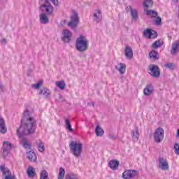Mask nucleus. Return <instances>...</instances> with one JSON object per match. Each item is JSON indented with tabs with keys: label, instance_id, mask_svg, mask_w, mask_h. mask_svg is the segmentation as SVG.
<instances>
[{
	"label": "nucleus",
	"instance_id": "1",
	"mask_svg": "<svg viewBox=\"0 0 179 179\" xmlns=\"http://www.w3.org/2000/svg\"><path fill=\"white\" fill-rule=\"evenodd\" d=\"M24 123L17 129V135H30L36 131V120L31 116V113L26 109L23 113Z\"/></svg>",
	"mask_w": 179,
	"mask_h": 179
},
{
	"label": "nucleus",
	"instance_id": "2",
	"mask_svg": "<svg viewBox=\"0 0 179 179\" xmlns=\"http://www.w3.org/2000/svg\"><path fill=\"white\" fill-rule=\"evenodd\" d=\"M71 154L75 157H80L83 152V144L80 141H72L69 143Z\"/></svg>",
	"mask_w": 179,
	"mask_h": 179
},
{
	"label": "nucleus",
	"instance_id": "3",
	"mask_svg": "<svg viewBox=\"0 0 179 179\" xmlns=\"http://www.w3.org/2000/svg\"><path fill=\"white\" fill-rule=\"evenodd\" d=\"M40 9L43 13L48 16H52L54 15V6L50 3L48 0H40Z\"/></svg>",
	"mask_w": 179,
	"mask_h": 179
},
{
	"label": "nucleus",
	"instance_id": "4",
	"mask_svg": "<svg viewBox=\"0 0 179 179\" xmlns=\"http://www.w3.org/2000/svg\"><path fill=\"white\" fill-rule=\"evenodd\" d=\"M89 47V43H87V39L83 36H80L76 41V48L80 52H83L87 50Z\"/></svg>",
	"mask_w": 179,
	"mask_h": 179
},
{
	"label": "nucleus",
	"instance_id": "5",
	"mask_svg": "<svg viewBox=\"0 0 179 179\" xmlns=\"http://www.w3.org/2000/svg\"><path fill=\"white\" fill-rule=\"evenodd\" d=\"M153 136L154 141L157 143L163 142V139H164V129L162 127H158L154 132Z\"/></svg>",
	"mask_w": 179,
	"mask_h": 179
},
{
	"label": "nucleus",
	"instance_id": "6",
	"mask_svg": "<svg viewBox=\"0 0 179 179\" xmlns=\"http://www.w3.org/2000/svg\"><path fill=\"white\" fill-rule=\"evenodd\" d=\"M158 167L160 169V170H162V171H167L170 169L169 166V161H167V159L164 157H159L158 159Z\"/></svg>",
	"mask_w": 179,
	"mask_h": 179
},
{
	"label": "nucleus",
	"instance_id": "7",
	"mask_svg": "<svg viewBox=\"0 0 179 179\" xmlns=\"http://www.w3.org/2000/svg\"><path fill=\"white\" fill-rule=\"evenodd\" d=\"M148 73L152 76V78H159V76H160V69L157 65L150 64L149 66Z\"/></svg>",
	"mask_w": 179,
	"mask_h": 179
},
{
	"label": "nucleus",
	"instance_id": "8",
	"mask_svg": "<svg viewBox=\"0 0 179 179\" xmlns=\"http://www.w3.org/2000/svg\"><path fill=\"white\" fill-rule=\"evenodd\" d=\"M79 24V17L78 13L73 11V15L71 17V21L69 22L68 26L71 29H75Z\"/></svg>",
	"mask_w": 179,
	"mask_h": 179
},
{
	"label": "nucleus",
	"instance_id": "9",
	"mask_svg": "<svg viewBox=\"0 0 179 179\" xmlns=\"http://www.w3.org/2000/svg\"><path fill=\"white\" fill-rule=\"evenodd\" d=\"M0 171H1L4 176V179H16V177L12 175L10 171L8 168L5 167V166H0Z\"/></svg>",
	"mask_w": 179,
	"mask_h": 179
},
{
	"label": "nucleus",
	"instance_id": "10",
	"mask_svg": "<svg viewBox=\"0 0 179 179\" xmlns=\"http://www.w3.org/2000/svg\"><path fill=\"white\" fill-rule=\"evenodd\" d=\"M13 148V145L12 143H10L9 141H4L3 143V156H6L7 155H9V152H10L11 149Z\"/></svg>",
	"mask_w": 179,
	"mask_h": 179
},
{
	"label": "nucleus",
	"instance_id": "11",
	"mask_svg": "<svg viewBox=\"0 0 179 179\" xmlns=\"http://www.w3.org/2000/svg\"><path fill=\"white\" fill-rule=\"evenodd\" d=\"M62 41L64 43H69L72 40V32L68 29L63 30Z\"/></svg>",
	"mask_w": 179,
	"mask_h": 179
},
{
	"label": "nucleus",
	"instance_id": "12",
	"mask_svg": "<svg viewBox=\"0 0 179 179\" xmlns=\"http://www.w3.org/2000/svg\"><path fill=\"white\" fill-rule=\"evenodd\" d=\"M143 36L146 38H156L157 37V33L150 29H147L143 31Z\"/></svg>",
	"mask_w": 179,
	"mask_h": 179
},
{
	"label": "nucleus",
	"instance_id": "13",
	"mask_svg": "<svg viewBox=\"0 0 179 179\" xmlns=\"http://www.w3.org/2000/svg\"><path fill=\"white\" fill-rule=\"evenodd\" d=\"M124 55L127 58V59H132L134 58V50H132V48L129 46H126L124 49Z\"/></svg>",
	"mask_w": 179,
	"mask_h": 179
},
{
	"label": "nucleus",
	"instance_id": "14",
	"mask_svg": "<svg viewBox=\"0 0 179 179\" xmlns=\"http://www.w3.org/2000/svg\"><path fill=\"white\" fill-rule=\"evenodd\" d=\"M93 17L94 22H96V23H99V22H101V19L103 18L101 11L100 10H95L93 12Z\"/></svg>",
	"mask_w": 179,
	"mask_h": 179
},
{
	"label": "nucleus",
	"instance_id": "15",
	"mask_svg": "<svg viewBox=\"0 0 179 179\" xmlns=\"http://www.w3.org/2000/svg\"><path fill=\"white\" fill-rule=\"evenodd\" d=\"M20 139V143L22 145L23 148L25 149H30V144L27 143V141L26 140L25 136H23L22 134H17Z\"/></svg>",
	"mask_w": 179,
	"mask_h": 179
},
{
	"label": "nucleus",
	"instance_id": "16",
	"mask_svg": "<svg viewBox=\"0 0 179 179\" xmlns=\"http://www.w3.org/2000/svg\"><path fill=\"white\" fill-rule=\"evenodd\" d=\"M115 69H116V71H118L120 75H124L127 69V65H125V64L123 63H120L115 66Z\"/></svg>",
	"mask_w": 179,
	"mask_h": 179
},
{
	"label": "nucleus",
	"instance_id": "17",
	"mask_svg": "<svg viewBox=\"0 0 179 179\" xmlns=\"http://www.w3.org/2000/svg\"><path fill=\"white\" fill-rule=\"evenodd\" d=\"M39 20L40 22L42 24H47L50 22V20L48 19V16L47 15V14L42 13L40 15H39Z\"/></svg>",
	"mask_w": 179,
	"mask_h": 179
},
{
	"label": "nucleus",
	"instance_id": "18",
	"mask_svg": "<svg viewBox=\"0 0 179 179\" xmlns=\"http://www.w3.org/2000/svg\"><path fill=\"white\" fill-rule=\"evenodd\" d=\"M135 176V171L127 170L122 173V178L124 179H130Z\"/></svg>",
	"mask_w": 179,
	"mask_h": 179
},
{
	"label": "nucleus",
	"instance_id": "19",
	"mask_svg": "<svg viewBox=\"0 0 179 179\" xmlns=\"http://www.w3.org/2000/svg\"><path fill=\"white\" fill-rule=\"evenodd\" d=\"M178 51H179V41H177L172 44V49L171 50V54H172V55H176V54H177Z\"/></svg>",
	"mask_w": 179,
	"mask_h": 179
},
{
	"label": "nucleus",
	"instance_id": "20",
	"mask_svg": "<svg viewBox=\"0 0 179 179\" xmlns=\"http://www.w3.org/2000/svg\"><path fill=\"white\" fill-rule=\"evenodd\" d=\"M143 93L145 96H150L153 93V86L150 84L146 85L144 88Z\"/></svg>",
	"mask_w": 179,
	"mask_h": 179
},
{
	"label": "nucleus",
	"instance_id": "21",
	"mask_svg": "<svg viewBox=\"0 0 179 179\" xmlns=\"http://www.w3.org/2000/svg\"><path fill=\"white\" fill-rule=\"evenodd\" d=\"M8 129L5 125V120L3 118L0 117V133L1 134H6Z\"/></svg>",
	"mask_w": 179,
	"mask_h": 179
},
{
	"label": "nucleus",
	"instance_id": "22",
	"mask_svg": "<svg viewBox=\"0 0 179 179\" xmlns=\"http://www.w3.org/2000/svg\"><path fill=\"white\" fill-rule=\"evenodd\" d=\"M131 138L134 142H136L139 139V130L138 128L131 131Z\"/></svg>",
	"mask_w": 179,
	"mask_h": 179
},
{
	"label": "nucleus",
	"instance_id": "23",
	"mask_svg": "<svg viewBox=\"0 0 179 179\" xmlns=\"http://www.w3.org/2000/svg\"><path fill=\"white\" fill-rule=\"evenodd\" d=\"M27 157L29 160H30V162H36V160H37V156L36 155V153H34V152L29 151V152H27Z\"/></svg>",
	"mask_w": 179,
	"mask_h": 179
},
{
	"label": "nucleus",
	"instance_id": "24",
	"mask_svg": "<svg viewBox=\"0 0 179 179\" xmlns=\"http://www.w3.org/2000/svg\"><path fill=\"white\" fill-rule=\"evenodd\" d=\"M39 94H43V97H45V99H48V96L51 94V92L47 88H43L40 90Z\"/></svg>",
	"mask_w": 179,
	"mask_h": 179
},
{
	"label": "nucleus",
	"instance_id": "25",
	"mask_svg": "<svg viewBox=\"0 0 179 179\" xmlns=\"http://www.w3.org/2000/svg\"><path fill=\"white\" fill-rule=\"evenodd\" d=\"M36 145L37 146V149L39 152H44L45 150V148H44V143L41 142V140H38L36 142Z\"/></svg>",
	"mask_w": 179,
	"mask_h": 179
},
{
	"label": "nucleus",
	"instance_id": "26",
	"mask_svg": "<svg viewBox=\"0 0 179 179\" xmlns=\"http://www.w3.org/2000/svg\"><path fill=\"white\" fill-rule=\"evenodd\" d=\"M164 44L163 40L159 39L152 43V47L155 49L160 48Z\"/></svg>",
	"mask_w": 179,
	"mask_h": 179
},
{
	"label": "nucleus",
	"instance_id": "27",
	"mask_svg": "<svg viewBox=\"0 0 179 179\" xmlns=\"http://www.w3.org/2000/svg\"><path fill=\"white\" fill-rule=\"evenodd\" d=\"M120 162L118 161L112 160L109 162V167L112 170H117Z\"/></svg>",
	"mask_w": 179,
	"mask_h": 179
},
{
	"label": "nucleus",
	"instance_id": "28",
	"mask_svg": "<svg viewBox=\"0 0 179 179\" xmlns=\"http://www.w3.org/2000/svg\"><path fill=\"white\" fill-rule=\"evenodd\" d=\"M95 134L96 136H103L104 135V130L101 129L100 125H97L95 128Z\"/></svg>",
	"mask_w": 179,
	"mask_h": 179
},
{
	"label": "nucleus",
	"instance_id": "29",
	"mask_svg": "<svg viewBox=\"0 0 179 179\" xmlns=\"http://www.w3.org/2000/svg\"><path fill=\"white\" fill-rule=\"evenodd\" d=\"M27 173L28 174V176L31 178H33V177L36 176V170L31 166L28 167Z\"/></svg>",
	"mask_w": 179,
	"mask_h": 179
},
{
	"label": "nucleus",
	"instance_id": "30",
	"mask_svg": "<svg viewBox=\"0 0 179 179\" xmlns=\"http://www.w3.org/2000/svg\"><path fill=\"white\" fill-rule=\"evenodd\" d=\"M145 12H146L147 16H150V17H157V13L153 10H144Z\"/></svg>",
	"mask_w": 179,
	"mask_h": 179
},
{
	"label": "nucleus",
	"instance_id": "31",
	"mask_svg": "<svg viewBox=\"0 0 179 179\" xmlns=\"http://www.w3.org/2000/svg\"><path fill=\"white\" fill-rule=\"evenodd\" d=\"M55 85H56L57 87L60 89V90H64V89H65V87L66 86V84L65 83V82L64 80L57 81L55 83Z\"/></svg>",
	"mask_w": 179,
	"mask_h": 179
},
{
	"label": "nucleus",
	"instance_id": "32",
	"mask_svg": "<svg viewBox=\"0 0 179 179\" xmlns=\"http://www.w3.org/2000/svg\"><path fill=\"white\" fill-rule=\"evenodd\" d=\"M149 57L151 59H159V53L155 50H152L149 53Z\"/></svg>",
	"mask_w": 179,
	"mask_h": 179
},
{
	"label": "nucleus",
	"instance_id": "33",
	"mask_svg": "<svg viewBox=\"0 0 179 179\" xmlns=\"http://www.w3.org/2000/svg\"><path fill=\"white\" fill-rule=\"evenodd\" d=\"M131 16L133 20H138V10L130 8Z\"/></svg>",
	"mask_w": 179,
	"mask_h": 179
},
{
	"label": "nucleus",
	"instance_id": "34",
	"mask_svg": "<svg viewBox=\"0 0 179 179\" xmlns=\"http://www.w3.org/2000/svg\"><path fill=\"white\" fill-rule=\"evenodd\" d=\"M144 8H152L153 6V0H144Z\"/></svg>",
	"mask_w": 179,
	"mask_h": 179
},
{
	"label": "nucleus",
	"instance_id": "35",
	"mask_svg": "<svg viewBox=\"0 0 179 179\" xmlns=\"http://www.w3.org/2000/svg\"><path fill=\"white\" fill-rule=\"evenodd\" d=\"M65 124H66V129H68L69 132H72L73 129H72V126L71 125V122L69 119H65Z\"/></svg>",
	"mask_w": 179,
	"mask_h": 179
},
{
	"label": "nucleus",
	"instance_id": "36",
	"mask_svg": "<svg viewBox=\"0 0 179 179\" xmlns=\"http://www.w3.org/2000/svg\"><path fill=\"white\" fill-rule=\"evenodd\" d=\"M64 176H65V169L61 167L59 169L58 179H64Z\"/></svg>",
	"mask_w": 179,
	"mask_h": 179
},
{
	"label": "nucleus",
	"instance_id": "37",
	"mask_svg": "<svg viewBox=\"0 0 179 179\" xmlns=\"http://www.w3.org/2000/svg\"><path fill=\"white\" fill-rule=\"evenodd\" d=\"M65 179H79L78 175L73 173H69L66 176Z\"/></svg>",
	"mask_w": 179,
	"mask_h": 179
},
{
	"label": "nucleus",
	"instance_id": "38",
	"mask_svg": "<svg viewBox=\"0 0 179 179\" xmlns=\"http://www.w3.org/2000/svg\"><path fill=\"white\" fill-rule=\"evenodd\" d=\"M40 179H48V173L45 171H42L40 174Z\"/></svg>",
	"mask_w": 179,
	"mask_h": 179
},
{
	"label": "nucleus",
	"instance_id": "39",
	"mask_svg": "<svg viewBox=\"0 0 179 179\" xmlns=\"http://www.w3.org/2000/svg\"><path fill=\"white\" fill-rule=\"evenodd\" d=\"M41 85H43V81H39L36 84H33L32 87H33V89H35L37 90L40 89Z\"/></svg>",
	"mask_w": 179,
	"mask_h": 179
},
{
	"label": "nucleus",
	"instance_id": "40",
	"mask_svg": "<svg viewBox=\"0 0 179 179\" xmlns=\"http://www.w3.org/2000/svg\"><path fill=\"white\" fill-rule=\"evenodd\" d=\"M165 68L168 69H174V64L173 63H166L164 64Z\"/></svg>",
	"mask_w": 179,
	"mask_h": 179
},
{
	"label": "nucleus",
	"instance_id": "41",
	"mask_svg": "<svg viewBox=\"0 0 179 179\" xmlns=\"http://www.w3.org/2000/svg\"><path fill=\"white\" fill-rule=\"evenodd\" d=\"M174 152L176 155H179V144L175 143L173 145Z\"/></svg>",
	"mask_w": 179,
	"mask_h": 179
},
{
	"label": "nucleus",
	"instance_id": "42",
	"mask_svg": "<svg viewBox=\"0 0 179 179\" xmlns=\"http://www.w3.org/2000/svg\"><path fill=\"white\" fill-rule=\"evenodd\" d=\"M160 23H162V18L160 17H158L155 19V24L159 26Z\"/></svg>",
	"mask_w": 179,
	"mask_h": 179
},
{
	"label": "nucleus",
	"instance_id": "43",
	"mask_svg": "<svg viewBox=\"0 0 179 179\" xmlns=\"http://www.w3.org/2000/svg\"><path fill=\"white\" fill-rule=\"evenodd\" d=\"M53 5H55L56 6H58V0H50Z\"/></svg>",
	"mask_w": 179,
	"mask_h": 179
},
{
	"label": "nucleus",
	"instance_id": "44",
	"mask_svg": "<svg viewBox=\"0 0 179 179\" xmlns=\"http://www.w3.org/2000/svg\"><path fill=\"white\" fill-rule=\"evenodd\" d=\"M7 41H6V39L5 38H3L1 39V43L2 44H6Z\"/></svg>",
	"mask_w": 179,
	"mask_h": 179
},
{
	"label": "nucleus",
	"instance_id": "45",
	"mask_svg": "<svg viewBox=\"0 0 179 179\" xmlns=\"http://www.w3.org/2000/svg\"><path fill=\"white\" fill-rule=\"evenodd\" d=\"M110 138L111 139H117V136H111Z\"/></svg>",
	"mask_w": 179,
	"mask_h": 179
},
{
	"label": "nucleus",
	"instance_id": "46",
	"mask_svg": "<svg viewBox=\"0 0 179 179\" xmlns=\"http://www.w3.org/2000/svg\"><path fill=\"white\" fill-rule=\"evenodd\" d=\"M0 89H3V85H2V83L0 81Z\"/></svg>",
	"mask_w": 179,
	"mask_h": 179
},
{
	"label": "nucleus",
	"instance_id": "47",
	"mask_svg": "<svg viewBox=\"0 0 179 179\" xmlns=\"http://www.w3.org/2000/svg\"><path fill=\"white\" fill-rule=\"evenodd\" d=\"M177 136L179 138V129L177 131Z\"/></svg>",
	"mask_w": 179,
	"mask_h": 179
},
{
	"label": "nucleus",
	"instance_id": "48",
	"mask_svg": "<svg viewBox=\"0 0 179 179\" xmlns=\"http://www.w3.org/2000/svg\"><path fill=\"white\" fill-rule=\"evenodd\" d=\"M173 2H178V0H173Z\"/></svg>",
	"mask_w": 179,
	"mask_h": 179
}]
</instances>
